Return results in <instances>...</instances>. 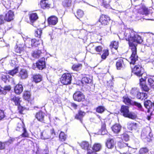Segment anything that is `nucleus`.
Wrapping results in <instances>:
<instances>
[{
	"mask_svg": "<svg viewBox=\"0 0 154 154\" xmlns=\"http://www.w3.org/2000/svg\"><path fill=\"white\" fill-rule=\"evenodd\" d=\"M123 101L126 104L128 105L131 104V100L127 96H125L123 97Z\"/></svg>",
	"mask_w": 154,
	"mask_h": 154,
	"instance_id": "nucleus-39",
	"label": "nucleus"
},
{
	"mask_svg": "<svg viewBox=\"0 0 154 154\" xmlns=\"http://www.w3.org/2000/svg\"><path fill=\"white\" fill-rule=\"evenodd\" d=\"M121 138L123 140L127 141L129 140V136L127 134L124 133L121 135Z\"/></svg>",
	"mask_w": 154,
	"mask_h": 154,
	"instance_id": "nucleus-37",
	"label": "nucleus"
},
{
	"mask_svg": "<svg viewBox=\"0 0 154 154\" xmlns=\"http://www.w3.org/2000/svg\"><path fill=\"white\" fill-rule=\"evenodd\" d=\"M4 17L6 21L10 22L11 21L14 19V12L11 10L9 11L5 14Z\"/></svg>",
	"mask_w": 154,
	"mask_h": 154,
	"instance_id": "nucleus-6",
	"label": "nucleus"
},
{
	"mask_svg": "<svg viewBox=\"0 0 154 154\" xmlns=\"http://www.w3.org/2000/svg\"><path fill=\"white\" fill-rule=\"evenodd\" d=\"M29 43H30L31 45H28L26 43V47L29 48H30L33 47H37L40 44L39 41L35 39H32L31 40L29 41Z\"/></svg>",
	"mask_w": 154,
	"mask_h": 154,
	"instance_id": "nucleus-10",
	"label": "nucleus"
},
{
	"mask_svg": "<svg viewBox=\"0 0 154 154\" xmlns=\"http://www.w3.org/2000/svg\"><path fill=\"white\" fill-rule=\"evenodd\" d=\"M143 14L147 15L149 14V12L148 11V9L146 8H143Z\"/></svg>",
	"mask_w": 154,
	"mask_h": 154,
	"instance_id": "nucleus-60",
	"label": "nucleus"
},
{
	"mask_svg": "<svg viewBox=\"0 0 154 154\" xmlns=\"http://www.w3.org/2000/svg\"><path fill=\"white\" fill-rule=\"evenodd\" d=\"M25 128L23 122L18 123L16 128V130L20 132H22Z\"/></svg>",
	"mask_w": 154,
	"mask_h": 154,
	"instance_id": "nucleus-23",
	"label": "nucleus"
},
{
	"mask_svg": "<svg viewBox=\"0 0 154 154\" xmlns=\"http://www.w3.org/2000/svg\"><path fill=\"white\" fill-rule=\"evenodd\" d=\"M29 18L31 22L33 23L38 19V17L36 13H33L30 15Z\"/></svg>",
	"mask_w": 154,
	"mask_h": 154,
	"instance_id": "nucleus-26",
	"label": "nucleus"
},
{
	"mask_svg": "<svg viewBox=\"0 0 154 154\" xmlns=\"http://www.w3.org/2000/svg\"><path fill=\"white\" fill-rule=\"evenodd\" d=\"M149 151V150L146 147L140 148L138 154H146Z\"/></svg>",
	"mask_w": 154,
	"mask_h": 154,
	"instance_id": "nucleus-31",
	"label": "nucleus"
},
{
	"mask_svg": "<svg viewBox=\"0 0 154 154\" xmlns=\"http://www.w3.org/2000/svg\"><path fill=\"white\" fill-rule=\"evenodd\" d=\"M55 135L53 129L51 130L50 133L49 130H46L44 131L41 133V137L43 140L47 139L50 138L51 137V135Z\"/></svg>",
	"mask_w": 154,
	"mask_h": 154,
	"instance_id": "nucleus-4",
	"label": "nucleus"
},
{
	"mask_svg": "<svg viewBox=\"0 0 154 154\" xmlns=\"http://www.w3.org/2000/svg\"><path fill=\"white\" fill-rule=\"evenodd\" d=\"M30 97V93L29 92L26 91L24 93L23 98L26 100H28Z\"/></svg>",
	"mask_w": 154,
	"mask_h": 154,
	"instance_id": "nucleus-47",
	"label": "nucleus"
},
{
	"mask_svg": "<svg viewBox=\"0 0 154 154\" xmlns=\"http://www.w3.org/2000/svg\"><path fill=\"white\" fill-rule=\"evenodd\" d=\"M145 107L149 110V109L153 108L154 109V103H152L150 100H147L144 102Z\"/></svg>",
	"mask_w": 154,
	"mask_h": 154,
	"instance_id": "nucleus-15",
	"label": "nucleus"
},
{
	"mask_svg": "<svg viewBox=\"0 0 154 154\" xmlns=\"http://www.w3.org/2000/svg\"><path fill=\"white\" fill-rule=\"evenodd\" d=\"M71 0H65L63 2V5L65 7H69L71 5Z\"/></svg>",
	"mask_w": 154,
	"mask_h": 154,
	"instance_id": "nucleus-40",
	"label": "nucleus"
},
{
	"mask_svg": "<svg viewBox=\"0 0 154 154\" xmlns=\"http://www.w3.org/2000/svg\"><path fill=\"white\" fill-rule=\"evenodd\" d=\"M5 116V115L3 111L0 109V120L3 119Z\"/></svg>",
	"mask_w": 154,
	"mask_h": 154,
	"instance_id": "nucleus-54",
	"label": "nucleus"
},
{
	"mask_svg": "<svg viewBox=\"0 0 154 154\" xmlns=\"http://www.w3.org/2000/svg\"><path fill=\"white\" fill-rule=\"evenodd\" d=\"M109 54V52L108 50L105 49L103 51V53L101 55V58L103 59H105L108 56Z\"/></svg>",
	"mask_w": 154,
	"mask_h": 154,
	"instance_id": "nucleus-38",
	"label": "nucleus"
},
{
	"mask_svg": "<svg viewBox=\"0 0 154 154\" xmlns=\"http://www.w3.org/2000/svg\"><path fill=\"white\" fill-rule=\"evenodd\" d=\"M113 131L115 133H118L120 131L121 126L119 124H116L112 127Z\"/></svg>",
	"mask_w": 154,
	"mask_h": 154,
	"instance_id": "nucleus-19",
	"label": "nucleus"
},
{
	"mask_svg": "<svg viewBox=\"0 0 154 154\" xmlns=\"http://www.w3.org/2000/svg\"><path fill=\"white\" fill-rule=\"evenodd\" d=\"M45 113L42 111H40L36 114L35 117L39 121L42 122L44 120Z\"/></svg>",
	"mask_w": 154,
	"mask_h": 154,
	"instance_id": "nucleus-21",
	"label": "nucleus"
},
{
	"mask_svg": "<svg viewBox=\"0 0 154 154\" xmlns=\"http://www.w3.org/2000/svg\"><path fill=\"white\" fill-rule=\"evenodd\" d=\"M41 6L42 8L43 9L49 8L50 7V4L47 0H42L40 3Z\"/></svg>",
	"mask_w": 154,
	"mask_h": 154,
	"instance_id": "nucleus-22",
	"label": "nucleus"
},
{
	"mask_svg": "<svg viewBox=\"0 0 154 154\" xmlns=\"http://www.w3.org/2000/svg\"><path fill=\"white\" fill-rule=\"evenodd\" d=\"M137 97L140 99H145L147 98V94L144 93H140L139 92L137 95Z\"/></svg>",
	"mask_w": 154,
	"mask_h": 154,
	"instance_id": "nucleus-25",
	"label": "nucleus"
},
{
	"mask_svg": "<svg viewBox=\"0 0 154 154\" xmlns=\"http://www.w3.org/2000/svg\"><path fill=\"white\" fill-rule=\"evenodd\" d=\"M106 125L104 122H102V125L101 128L100 130L101 132V134L102 135L105 134L107 132V131L106 128Z\"/></svg>",
	"mask_w": 154,
	"mask_h": 154,
	"instance_id": "nucleus-27",
	"label": "nucleus"
},
{
	"mask_svg": "<svg viewBox=\"0 0 154 154\" xmlns=\"http://www.w3.org/2000/svg\"><path fill=\"white\" fill-rule=\"evenodd\" d=\"M142 69V68L139 65H137L132 69V72L137 76H140L143 75Z\"/></svg>",
	"mask_w": 154,
	"mask_h": 154,
	"instance_id": "nucleus-7",
	"label": "nucleus"
},
{
	"mask_svg": "<svg viewBox=\"0 0 154 154\" xmlns=\"http://www.w3.org/2000/svg\"><path fill=\"white\" fill-rule=\"evenodd\" d=\"M115 144L114 140L112 139H109L106 143V145L109 149H112Z\"/></svg>",
	"mask_w": 154,
	"mask_h": 154,
	"instance_id": "nucleus-18",
	"label": "nucleus"
},
{
	"mask_svg": "<svg viewBox=\"0 0 154 154\" xmlns=\"http://www.w3.org/2000/svg\"><path fill=\"white\" fill-rule=\"evenodd\" d=\"M23 88L21 85H17L14 87V91L15 93L17 94H19L22 92Z\"/></svg>",
	"mask_w": 154,
	"mask_h": 154,
	"instance_id": "nucleus-16",
	"label": "nucleus"
},
{
	"mask_svg": "<svg viewBox=\"0 0 154 154\" xmlns=\"http://www.w3.org/2000/svg\"><path fill=\"white\" fill-rule=\"evenodd\" d=\"M22 132V133L21 134V136L22 137H29V134L25 128L24 129V130Z\"/></svg>",
	"mask_w": 154,
	"mask_h": 154,
	"instance_id": "nucleus-48",
	"label": "nucleus"
},
{
	"mask_svg": "<svg viewBox=\"0 0 154 154\" xmlns=\"http://www.w3.org/2000/svg\"><path fill=\"white\" fill-rule=\"evenodd\" d=\"M42 76L40 75H33V81L36 83L40 82L42 80Z\"/></svg>",
	"mask_w": 154,
	"mask_h": 154,
	"instance_id": "nucleus-29",
	"label": "nucleus"
},
{
	"mask_svg": "<svg viewBox=\"0 0 154 154\" xmlns=\"http://www.w3.org/2000/svg\"><path fill=\"white\" fill-rule=\"evenodd\" d=\"M14 140L15 139L14 138L10 139L8 141L5 142L6 145L9 146L10 144L12 143Z\"/></svg>",
	"mask_w": 154,
	"mask_h": 154,
	"instance_id": "nucleus-55",
	"label": "nucleus"
},
{
	"mask_svg": "<svg viewBox=\"0 0 154 154\" xmlns=\"http://www.w3.org/2000/svg\"><path fill=\"white\" fill-rule=\"evenodd\" d=\"M118 47V42L116 41L113 42L112 43H111L110 45V47L112 48H113L115 49H117Z\"/></svg>",
	"mask_w": 154,
	"mask_h": 154,
	"instance_id": "nucleus-46",
	"label": "nucleus"
},
{
	"mask_svg": "<svg viewBox=\"0 0 154 154\" xmlns=\"http://www.w3.org/2000/svg\"><path fill=\"white\" fill-rule=\"evenodd\" d=\"M95 49L97 52H100L102 51L103 48L101 46H99L96 47Z\"/></svg>",
	"mask_w": 154,
	"mask_h": 154,
	"instance_id": "nucleus-56",
	"label": "nucleus"
},
{
	"mask_svg": "<svg viewBox=\"0 0 154 154\" xmlns=\"http://www.w3.org/2000/svg\"><path fill=\"white\" fill-rule=\"evenodd\" d=\"M71 106L75 109H76L77 106V105L76 104L74 103H72Z\"/></svg>",
	"mask_w": 154,
	"mask_h": 154,
	"instance_id": "nucleus-63",
	"label": "nucleus"
},
{
	"mask_svg": "<svg viewBox=\"0 0 154 154\" xmlns=\"http://www.w3.org/2000/svg\"><path fill=\"white\" fill-rule=\"evenodd\" d=\"M145 80V79H143V78H142L140 79V83L141 82V83H145V82L144 80Z\"/></svg>",
	"mask_w": 154,
	"mask_h": 154,
	"instance_id": "nucleus-62",
	"label": "nucleus"
},
{
	"mask_svg": "<svg viewBox=\"0 0 154 154\" xmlns=\"http://www.w3.org/2000/svg\"><path fill=\"white\" fill-rule=\"evenodd\" d=\"M119 146L120 148H123L124 147H127L128 144L122 142L119 143Z\"/></svg>",
	"mask_w": 154,
	"mask_h": 154,
	"instance_id": "nucleus-52",
	"label": "nucleus"
},
{
	"mask_svg": "<svg viewBox=\"0 0 154 154\" xmlns=\"http://www.w3.org/2000/svg\"><path fill=\"white\" fill-rule=\"evenodd\" d=\"M48 21L49 25H54L58 22V18L55 16H51L48 18Z\"/></svg>",
	"mask_w": 154,
	"mask_h": 154,
	"instance_id": "nucleus-13",
	"label": "nucleus"
},
{
	"mask_svg": "<svg viewBox=\"0 0 154 154\" xmlns=\"http://www.w3.org/2000/svg\"><path fill=\"white\" fill-rule=\"evenodd\" d=\"M9 78V76L8 75H4L2 76V79L5 82H6V81L8 80Z\"/></svg>",
	"mask_w": 154,
	"mask_h": 154,
	"instance_id": "nucleus-59",
	"label": "nucleus"
},
{
	"mask_svg": "<svg viewBox=\"0 0 154 154\" xmlns=\"http://www.w3.org/2000/svg\"><path fill=\"white\" fill-rule=\"evenodd\" d=\"M3 88L0 87V94H5L6 92L4 90Z\"/></svg>",
	"mask_w": 154,
	"mask_h": 154,
	"instance_id": "nucleus-58",
	"label": "nucleus"
},
{
	"mask_svg": "<svg viewBox=\"0 0 154 154\" xmlns=\"http://www.w3.org/2000/svg\"><path fill=\"white\" fill-rule=\"evenodd\" d=\"M148 81L151 88H154V79L153 78H149L148 79Z\"/></svg>",
	"mask_w": 154,
	"mask_h": 154,
	"instance_id": "nucleus-36",
	"label": "nucleus"
},
{
	"mask_svg": "<svg viewBox=\"0 0 154 154\" xmlns=\"http://www.w3.org/2000/svg\"><path fill=\"white\" fill-rule=\"evenodd\" d=\"M84 15V13L81 10H78L77 11V15H75V16L78 19H79V18L82 17Z\"/></svg>",
	"mask_w": 154,
	"mask_h": 154,
	"instance_id": "nucleus-35",
	"label": "nucleus"
},
{
	"mask_svg": "<svg viewBox=\"0 0 154 154\" xmlns=\"http://www.w3.org/2000/svg\"><path fill=\"white\" fill-rule=\"evenodd\" d=\"M133 104L137 106L138 108V109L139 110L142 111H143V109L140 103L136 102H134L133 103Z\"/></svg>",
	"mask_w": 154,
	"mask_h": 154,
	"instance_id": "nucleus-43",
	"label": "nucleus"
},
{
	"mask_svg": "<svg viewBox=\"0 0 154 154\" xmlns=\"http://www.w3.org/2000/svg\"><path fill=\"white\" fill-rule=\"evenodd\" d=\"M42 31L41 29H38L37 30L35 31V35L36 37H40Z\"/></svg>",
	"mask_w": 154,
	"mask_h": 154,
	"instance_id": "nucleus-49",
	"label": "nucleus"
},
{
	"mask_svg": "<svg viewBox=\"0 0 154 154\" xmlns=\"http://www.w3.org/2000/svg\"><path fill=\"white\" fill-rule=\"evenodd\" d=\"M140 85L141 86V87L145 91H148L149 90L148 87L145 84V83H140Z\"/></svg>",
	"mask_w": 154,
	"mask_h": 154,
	"instance_id": "nucleus-50",
	"label": "nucleus"
},
{
	"mask_svg": "<svg viewBox=\"0 0 154 154\" xmlns=\"http://www.w3.org/2000/svg\"><path fill=\"white\" fill-rule=\"evenodd\" d=\"M138 127V124L136 123L129 122L127 123V128L129 130L136 129Z\"/></svg>",
	"mask_w": 154,
	"mask_h": 154,
	"instance_id": "nucleus-12",
	"label": "nucleus"
},
{
	"mask_svg": "<svg viewBox=\"0 0 154 154\" xmlns=\"http://www.w3.org/2000/svg\"><path fill=\"white\" fill-rule=\"evenodd\" d=\"M42 52L40 50L35 51L32 53V56L35 58H38L40 56Z\"/></svg>",
	"mask_w": 154,
	"mask_h": 154,
	"instance_id": "nucleus-28",
	"label": "nucleus"
},
{
	"mask_svg": "<svg viewBox=\"0 0 154 154\" xmlns=\"http://www.w3.org/2000/svg\"><path fill=\"white\" fill-rule=\"evenodd\" d=\"M3 88L4 89V90L6 92V93L7 92L9 91L11 89V88L10 85L5 86L3 87Z\"/></svg>",
	"mask_w": 154,
	"mask_h": 154,
	"instance_id": "nucleus-57",
	"label": "nucleus"
},
{
	"mask_svg": "<svg viewBox=\"0 0 154 154\" xmlns=\"http://www.w3.org/2000/svg\"><path fill=\"white\" fill-rule=\"evenodd\" d=\"M18 48H16V52H19L20 54L21 53V52H22V50H20L19 51V52L18 51Z\"/></svg>",
	"mask_w": 154,
	"mask_h": 154,
	"instance_id": "nucleus-64",
	"label": "nucleus"
},
{
	"mask_svg": "<svg viewBox=\"0 0 154 154\" xmlns=\"http://www.w3.org/2000/svg\"><path fill=\"white\" fill-rule=\"evenodd\" d=\"M110 19L109 17L105 15H102L100 18L99 21L97 22L96 24L97 27L101 28L103 26L107 25L109 23Z\"/></svg>",
	"mask_w": 154,
	"mask_h": 154,
	"instance_id": "nucleus-2",
	"label": "nucleus"
},
{
	"mask_svg": "<svg viewBox=\"0 0 154 154\" xmlns=\"http://www.w3.org/2000/svg\"><path fill=\"white\" fill-rule=\"evenodd\" d=\"M116 68L117 69H120L125 66V64L122 59L119 60L117 62L116 64Z\"/></svg>",
	"mask_w": 154,
	"mask_h": 154,
	"instance_id": "nucleus-20",
	"label": "nucleus"
},
{
	"mask_svg": "<svg viewBox=\"0 0 154 154\" xmlns=\"http://www.w3.org/2000/svg\"><path fill=\"white\" fill-rule=\"evenodd\" d=\"M59 138L61 141H63L65 140L66 137L64 133L63 132H61L60 134Z\"/></svg>",
	"mask_w": 154,
	"mask_h": 154,
	"instance_id": "nucleus-45",
	"label": "nucleus"
},
{
	"mask_svg": "<svg viewBox=\"0 0 154 154\" xmlns=\"http://www.w3.org/2000/svg\"><path fill=\"white\" fill-rule=\"evenodd\" d=\"M74 100L78 102L83 101L85 98V96L80 91L75 92L73 95Z\"/></svg>",
	"mask_w": 154,
	"mask_h": 154,
	"instance_id": "nucleus-5",
	"label": "nucleus"
},
{
	"mask_svg": "<svg viewBox=\"0 0 154 154\" xmlns=\"http://www.w3.org/2000/svg\"><path fill=\"white\" fill-rule=\"evenodd\" d=\"M139 92V90L137 88H132L131 91V94L133 96L137 95Z\"/></svg>",
	"mask_w": 154,
	"mask_h": 154,
	"instance_id": "nucleus-44",
	"label": "nucleus"
},
{
	"mask_svg": "<svg viewBox=\"0 0 154 154\" xmlns=\"http://www.w3.org/2000/svg\"><path fill=\"white\" fill-rule=\"evenodd\" d=\"M91 80L89 78L87 77H84L82 79V82L83 83L88 84L91 83Z\"/></svg>",
	"mask_w": 154,
	"mask_h": 154,
	"instance_id": "nucleus-41",
	"label": "nucleus"
},
{
	"mask_svg": "<svg viewBox=\"0 0 154 154\" xmlns=\"http://www.w3.org/2000/svg\"><path fill=\"white\" fill-rule=\"evenodd\" d=\"M121 111L122 115L125 117L129 112L128 106H122L121 107Z\"/></svg>",
	"mask_w": 154,
	"mask_h": 154,
	"instance_id": "nucleus-17",
	"label": "nucleus"
},
{
	"mask_svg": "<svg viewBox=\"0 0 154 154\" xmlns=\"http://www.w3.org/2000/svg\"><path fill=\"white\" fill-rule=\"evenodd\" d=\"M10 98V101L13 105L16 106L20 105V98L19 97H16L14 95H11Z\"/></svg>",
	"mask_w": 154,
	"mask_h": 154,
	"instance_id": "nucleus-8",
	"label": "nucleus"
},
{
	"mask_svg": "<svg viewBox=\"0 0 154 154\" xmlns=\"http://www.w3.org/2000/svg\"><path fill=\"white\" fill-rule=\"evenodd\" d=\"M106 110L103 106H99L96 108V111L100 113H102Z\"/></svg>",
	"mask_w": 154,
	"mask_h": 154,
	"instance_id": "nucleus-32",
	"label": "nucleus"
},
{
	"mask_svg": "<svg viewBox=\"0 0 154 154\" xmlns=\"http://www.w3.org/2000/svg\"><path fill=\"white\" fill-rule=\"evenodd\" d=\"M37 67L39 69L42 70L45 66V58L42 57L39 59L36 63Z\"/></svg>",
	"mask_w": 154,
	"mask_h": 154,
	"instance_id": "nucleus-9",
	"label": "nucleus"
},
{
	"mask_svg": "<svg viewBox=\"0 0 154 154\" xmlns=\"http://www.w3.org/2000/svg\"><path fill=\"white\" fill-rule=\"evenodd\" d=\"M80 145L82 148L84 149L87 150L88 151L90 150L89 149L90 147V146L88 142L83 141L80 144Z\"/></svg>",
	"mask_w": 154,
	"mask_h": 154,
	"instance_id": "nucleus-24",
	"label": "nucleus"
},
{
	"mask_svg": "<svg viewBox=\"0 0 154 154\" xmlns=\"http://www.w3.org/2000/svg\"><path fill=\"white\" fill-rule=\"evenodd\" d=\"M72 76L69 73L63 74L61 78V81L62 84L65 85H68L71 83Z\"/></svg>",
	"mask_w": 154,
	"mask_h": 154,
	"instance_id": "nucleus-3",
	"label": "nucleus"
},
{
	"mask_svg": "<svg viewBox=\"0 0 154 154\" xmlns=\"http://www.w3.org/2000/svg\"><path fill=\"white\" fill-rule=\"evenodd\" d=\"M28 72L26 69H22L20 71L19 76L21 79H25L28 77Z\"/></svg>",
	"mask_w": 154,
	"mask_h": 154,
	"instance_id": "nucleus-14",
	"label": "nucleus"
},
{
	"mask_svg": "<svg viewBox=\"0 0 154 154\" xmlns=\"http://www.w3.org/2000/svg\"><path fill=\"white\" fill-rule=\"evenodd\" d=\"M82 66V65L81 64H75L72 66V69L74 71H78L81 68Z\"/></svg>",
	"mask_w": 154,
	"mask_h": 154,
	"instance_id": "nucleus-34",
	"label": "nucleus"
},
{
	"mask_svg": "<svg viewBox=\"0 0 154 154\" xmlns=\"http://www.w3.org/2000/svg\"><path fill=\"white\" fill-rule=\"evenodd\" d=\"M137 117L136 115L134 113L129 112L125 117L132 119H134L136 118Z\"/></svg>",
	"mask_w": 154,
	"mask_h": 154,
	"instance_id": "nucleus-33",
	"label": "nucleus"
},
{
	"mask_svg": "<svg viewBox=\"0 0 154 154\" xmlns=\"http://www.w3.org/2000/svg\"><path fill=\"white\" fill-rule=\"evenodd\" d=\"M87 154H97L96 152L92 150H88Z\"/></svg>",
	"mask_w": 154,
	"mask_h": 154,
	"instance_id": "nucleus-61",
	"label": "nucleus"
},
{
	"mask_svg": "<svg viewBox=\"0 0 154 154\" xmlns=\"http://www.w3.org/2000/svg\"><path fill=\"white\" fill-rule=\"evenodd\" d=\"M85 112L84 111L80 110L78 111L77 113L75 116V118L80 120V122L82 123V118L85 115Z\"/></svg>",
	"mask_w": 154,
	"mask_h": 154,
	"instance_id": "nucleus-11",
	"label": "nucleus"
},
{
	"mask_svg": "<svg viewBox=\"0 0 154 154\" xmlns=\"http://www.w3.org/2000/svg\"><path fill=\"white\" fill-rule=\"evenodd\" d=\"M101 147V146L100 144L99 143H95L93 146L92 148V149L93 151L96 152L99 151Z\"/></svg>",
	"mask_w": 154,
	"mask_h": 154,
	"instance_id": "nucleus-30",
	"label": "nucleus"
},
{
	"mask_svg": "<svg viewBox=\"0 0 154 154\" xmlns=\"http://www.w3.org/2000/svg\"><path fill=\"white\" fill-rule=\"evenodd\" d=\"M124 35L126 40L128 41L129 45L131 50L132 54L128 61L130 64L134 65L138 60V57L137 55L136 47L137 44L141 43L143 40L137 32L132 30H126Z\"/></svg>",
	"mask_w": 154,
	"mask_h": 154,
	"instance_id": "nucleus-1",
	"label": "nucleus"
},
{
	"mask_svg": "<svg viewBox=\"0 0 154 154\" xmlns=\"http://www.w3.org/2000/svg\"><path fill=\"white\" fill-rule=\"evenodd\" d=\"M6 21L3 15H0V25L4 24Z\"/></svg>",
	"mask_w": 154,
	"mask_h": 154,
	"instance_id": "nucleus-51",
	"label": "nucleus"
},
{
	"mask_svg": "<svg viewBox=\"0 0 154 154\" xmlns=\"http://www.w3.org/2000/svg\"><path fill=\"white\" fill-rule=\"evenodd\" d=\"M18 71L17 69L16 68L14 69L9 71L8 73L10 75L14 76V75L16 74L18 72Z\"/></svg>",
	"mask_w": 154,
	"mask_h": 154,
	"instance_id": "nucleus-42",
	"label": "nucleus"
},
{
	"mask_svg": "<svg viewBox=\"0 0 154 154\" xmlns=\"http://www.w3.org/2000/svg\"><path fill=\"white\" fill-rule=\"evenodd\" d=\"M6 145L5 142H2L0 141V149L2 150L5 149V146Z\"/></svg>",
	"mask_w": 154,
	"mask_h": 154,
	"instance_id": "nucleus-53",
	"label": "nucleus"
}]
</instances>
